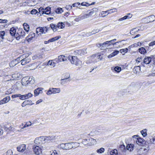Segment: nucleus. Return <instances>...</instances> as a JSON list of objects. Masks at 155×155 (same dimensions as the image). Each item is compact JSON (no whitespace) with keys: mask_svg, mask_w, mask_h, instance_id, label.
<instances>
[{"mask_svg":"<svg viewBox=\"0 0 155 155\" xmlns=\"http://www.w3.org/2000/svg\"><path fill=\"white\" fill-rule=\"evenodd\" d=\"M79 143H61L60 145L61 148L65 150H68L72 148H75L79 146Z\"/></svg>","mask_w":155,"mask_h":155,"instance_id":"f257e3e1","label":"nucleus"},{"mask_svg":"<svg viewBox=\"0 0 155 155\" xmlns=\"http://www.w3.org/2000/svg\"><path fill=\"white\" fill-rule=\"evenodd\" d=\"M68 59L72 64L76 66L81 65L82 64V61L76 56H69Z\"/></svg>","mask_w":155,"mask_h":155,"instance_id":"f03ea898","label":"nucleus"},{"mask_svg":"<svg viewBox=\"0 0 155 155\" xmlns=\"http://www.w3.org/2000/svg\"><path fill=\"white\" fill-rule=\"evenodd\" d=\"M18 58H19V61L21 62V64L23 65H25L31 61V59L28 57H26L25 55H21Z\"/></svg>","mask_w":155,"mask_h":155,"instance_id":"7ed1b4c3","label":"nucleus"},{"mask_svg":"<svg viewBox=\"0 0 155 155\" xmlns=\"http://www.w3.org/2000/svg\"><path fill=\"white\" fill-rule=\"evenodd\" d=\"M16 34L15 38L18 40L24 38L25 35V33L22 28L18 29Z\"/></svg>","mask_w":155,"mask_h":155,"instance_id":"20e7f679","label":"nucleus"},{"mask_svg":"<svg viewBox=\"0 0 155 155\" xmlns=\"http://www.w3.org/2000/svg\"><path fill=\"white\" fill-rule=\"evenodd\" d=\"M143 62L146 64H148L150 63L155 64V58L153 56L150 57L146 56L143 59Z\"/></svg>","mask_w":155,"mask_h":155,"instance_id":"39448f33","label":"nucleus"},{"mask_svg":"<svg viewBox=\"0 0 155 155\" xmlns=\"http://www.w3.org/2000/svg\"><path fill=\"white\" fill-rule=\"evenodd\" d=\"M138 137L137 135H134L132 137V139L134 143H136L139 145H141L143 144L144 140L143 139Z\"/></svg>","mask_w":155,"mask_h":155,"instance_id":"423d86ee","label":"nucleus"},{"mask_svg":"<svg viewBox=\"0 0 155 155\" xmlns=\"http://www.w3.org/2000/svg\"><path fill=\"white\" fill-rule=\"evenodd\" d=\"M47 27H38L37 28L36 33L38 35L45 34L48 31Z\"/></svg>","mask_w":155,"mask_h":155,"instance_id":"0eeeda50","label":"nucleus"},{"mask_svg":"<svg viewBox=\"0 0 155 155\" xmlns=\"http://www.w3.org/2000/svg\"><path fill=\"white\" fill-rule=\"evenodd\" d=\"M35 143L37 144H42L45 143V138L44 137H41L35 139Z\"/></svg>","mask_w":155,"mask_h":155,"instance_id":"6e6552de","label":"nucleus"},{"mask_svg":"<svg viewBox=\"0 0 155 155\" xmlns=\"http://www.w3.org/2000/svg\"><path fill=\"white\" fill-rule=\"evenodd\" d=\"M33 151L37 155H40L42 153L41 147L38 146H34L33 147Z\"/></svg>","mask_w":155,"mask_h":155,"instance_id":"1a4fd4ad","label":"nucleus"},{"mask_svg":"<svg viewBox=\"0 0 155 155\" xmlns=\"http://www.w3.org/2000/svg\"><path fill=\"white\" fill-rule=\"evenodd\" d=\"M95 57V54H94L92 56L88 57L86 61V63L87 64H89L93 63H94L95 62H97V61H96Z\"/></svg>","mask_w":155,"mask_h":155,"instance_id":"9d476101","label":"nucleus"},{"mask_svg":"<svg viewBox=\"0 0 155 155\" xmlns=\"http://www.w3.org/2000/svg\"><path fill=\"white\" fill-rule=\"evenodd\" d=\"M144 20V21L146 23L153 22L155 20V16L154 15L150 16L145 18Z\"/></svg>","mask_w":155,"mask_h":155,"instance_id":"9b49d317","label":"nucleus"},{"mask_svg":"<svg viewBox=\"0 0 155 155\" xmlns=\"http://www.w3.org/2000/svg\"><path fill=\"white\" fill-rule=\"evenodd\" d=\"M35 33L33 32H31L26 38V40L28 42H31L32 40L35 38Z\"/></svg>","mask_w":155,"mask_h":155,"instance_id":"f8f14e48","label":"nucleus"},{"mask_svg":"<svg viewBox=\"0 0 155 155\" xmlns=\"http://www.w3.org/2000/svg\"><path fill=\"white\" fill-rule=\"evenodd\" d=\"M87 53L85 49L77 50L74 51V54L76 55H82L86 54Z\"/></svg>","mask_w":155,"mask_h":155,"instance_id":"ddd939ff","label":"nucleus"},{"mask_svg":"<svg viewBox=\"0 0 155 155\" xmlns=\"http://www.w3.org/2000/svg\"><path fill=\"white\" fill-rule=\"evenodd\" d=\"M17 150L19 152H23L26 149V145L24 144L19 145L17 148Z\"/></svg>","mask_w":155,"mask_h":155,"instance_id":"4468645a","label":"nucleus"},{"mask_svg":"<svg viewBox=\"0 0 155 155\" xmlns=\"http://www.w3.org/2000/svg\"><path fill=\"white\" fill-rule=\"evenodd\" d=\"M97 10V8H94L92 9L91 11L88 13L89 17L94 16L96 14Z\"/></svg>","mask_w":155,"mask_h":155,"instance_id":"2eb2a0df","label":"nucleus"},{"mask_svg":"<svg viewBox=\"0 0 155 155\" xmlns=\"http://www.w3.org/2000/svg\"><path fill=\"white\" fill-rule=\"evenodd\" d=\"M10 100L9 96H8L4 98L2 100L0 101V105L5 104L8 102Z\"/></svg>","mask_w":155,"mask_h":155,"instance_id":"dca6fc26","label":"nucleus"},{"mask_svg":"<svg viewBox=\"0 0 155 155\" xmlns=\"http://www.w3.org/2000/svg\"><path fill=\"white\" fill-rule=\"evenodd\" d=\"M26 80L27 81H28L27 84H32L34 82L33 77H31L29 78L28 77L24 78L23 80Z\"/></svg>","mask_w":155,"mask_h":155,"instance_id":"f3484780","label":"nucleus"},{"mask_svg":"<svg viewBox=\"0 0 155 155\" xmlns=\"http://www.w3.org/2000/svg\"><path fill=\"white\" fill-rule=\"evenodd\" d=\"M43 89L41 88H38L34 90V96L35 97L38 96L40 94H41L42 93Z\"/></svg>","mask_w":155,"mask_h":155,"instance_id":"a211bd4d","label":"nucleus"},{"mask_svg":"<svg viewBox=\"0 0 155 155\" xmlns=\"http://www.w3.org/2000/svg\"><path fill=\"white\" fill-rule=\"evenodd\" d=\"M149 47L148 46L145 47V48L143 47H141L139 49L140 53L142 54H144L146 53V50H149Z\"/></svg>","mask_w":155,"mask_h":155,"instance_id":"6ab92c4d","label":"nucleus"},{"mask_svg":"<svg viewBox=\"0 0 155 155\" xmlns=\"http://www.w3.org/2000/svg\"><path fill=\"white\" fill-rule=\"evenodd\" d=\"M19 58H18L16 60H13L12 61L9 63V65L11 67H13L17 64L19 62Z\"/></svg>","mask_w":155,"mask_h":155,"instance_id":"aec40b11","label":"nucleus"},{"mask_svg":"<svg viewBox=\"0 0 155 155\" xmlns=\"http://www.w3.org/2000/svg\"><path fill=\"white\" fill-rule=\"evenodd\" d=\"M17 30L14 27L11 28L9 30V33L12 36H14L15 38Z\"/></svg>","mask_w":155,"mask_h":155,"instance_id":"412c9836","label":"nucleus"},{"mask_svg":"<svg viewBox=\"0 0 155 155\" xmlns=\"http://www.w3.org/2000/svg\"><path fill=\"white\" fill-rule=\"evenodd\" d=\"M67 57L64 55H61L58 56V62L64 61L67 60Z\"/></svg>","mask_w":155,"mask_h":155,"instance_id":"4be33fe9","label":"nucleus"},{"mask_svg":"<svg viewBox=\"0 0 155 155\" xmlns=\"http://www.w3.org/2000/svg\"><path fill=\"white\" fill-rule=\"evenodd\" d=\"M134 145L133 144H128L127 145L126 148L127 149L130 151H132L134 148Z\"/></svg>","mask_w":155,"mask_h":155,"instance_id":"5701e85b","label":"nucleus"},{"mask_svg":"<svg viewBox=\"0 0 155 155\" xmlns=\"http://www.w3.org/2000/svg\"><path fill=\"white\" fill-rule=\"evenodd\" d=\"M147 141L149 143L155 144V136L152 138H150L149 139H147Z\"/></svg>","mask_w":155,"mask_h":155,"instance_id":"b1692460","label":"nucleus"},{"mask_svg":"<svg viewBox=\"0 0 155 155\" xmlns=\"http://www.w3.org/2000/svg\"><path fill=\"white\" fill-rule=\"evenodd\" d=\"M52 89L53 94L59 93H60V92H61V89L60 88H52Z\"/></svg>","mask_w":155,"mask_h":155,"instance_id":"393cba45","label":"nucleus"},{"mask_svg":"<svg viewBox=\"0 0 155 155\" xmlns=\"http://www.w3.org/2000/svg\"><path fill=\"white\" fill-rule=\"evenodd\" d=\"M100 30L97 29L96 30H94L91 32H89L87 34V35L91 36L92 35L94 34L97 33L98 32L100 31Z\"/></svg>","mask_w":155,"mask_h":155,"instance_id":"a878e982","label":"nucleus"},{"mask_svg":"<svg viewBox=\"0 0 155 155\" xmlns=\"http://www.w3.org/2000/svg\"><path fill=\"white\" fill-rule=\"evenodd\" d=\"M109 14H110L109 11L108 10L105 11H102L101 15V16L104 17Z\"/></svg>","mask_w":155,"mask_h":155,"instance_id":"bb28decb","label":"nucleus"},{"mask_svg":"<svg viewBox=\"0 0 155 155\" xmlns=\"http://www.w3.org/2000/svg\"><path fill=\"white\" fill-rule=\"evenodd\" d=\"M44 138H45V142H48L49 140H53L54 138V137L53 136H48L44 137Z\"/></svg>","mask_w":155,"mask_h":155,"instance_id":"cd10ccee","label":"nucleus"},{"mask_svg":"<svg viewBox=\"0 0 155 155\" xmlns=\"http://www.w3.org/2000/svg\"><path fill=\"white\" fill-rule=\"evenodd\" d=\"M24 123L23 127H22V128H25L26 127L30 126L32 125V123L30 121L26 122H25Z\"/></svg>","mask_w":155,"mask_h":155,"instance_id":"c85d7f7f","label":"nucleus"},{"mask_svg":"<svg viewBox=\"0 0 155 155\" xmlns=\"http://www.w3.org/2000/svg\"><path fill=\"white\" fill-rule=\"evenodd\" d=\"M50 26L51 28L54 31H58V28L57 25H56L53 24H51Z\"/></svg>","mask_w":155,"mask_h":155,"instance_id":"c756f323","label":"nucleus"},{"mask_svg":"<svg viewBox=\"0 0 155 155\" xmlns=\"http://www.w3.org/2000/svg\"><path fill=\"white\" fill-rule=\"evenodd\" d=\"M149 149L150 147L148 146L144 148H143V151H142L143 154H146L148 152Z\"/></svg>","mask_w":155,"mask_h":155,"instance_id":"7c9ffc66","label":"nucleus"},{"mask_svg":"<svg viewBox=\"0 0 155 155\" xmlns=\"http://www.w3.org/2000/svg\"><path fill=\"white\" fill-rule=\"evenodd\" d=\"M89 145H94L96 144V140L92 138L89 139Z\"/></svg>","mask_w":155,"mask_h":155,"instance_id":"2f4dec72","label":"nucleus"},{"mask_svg":"<svg viewBox=\"0 0 155 155\" xmlns=\"http://www.w3.org/2000/svg\"><path fill=\"white\" fill-rule=\"evenodd\" d=\"M23 26L24 30L26 32H28L29 29V25L27 23H24L23 24Z\"/></svg>","mask_w":155,"mask_h":155,"instance_id":"473e14b6","label":"nucleus"},{"mask_svg":"<svg viewBox=\"0 0 155 155\" xmlns=\"http://www.w3.org/2000/svg\"><path fill=\"white\" fill-rule=\"evenodd\" d=\"M55 63L54 62H52V60H49L47 63V65L51 66V67H54L55 65Z\"/></svg>","mask_w":155,"mask_h":155,"instance_id":"72a5a7b5","label":"nucleus"},{"mask_svg":"<svg viewBox=\"0 0 155 155\" xmlns=\"http://www.w3.org/2000/svg\"><path fill=\"white\" fill-rule=\"evenodd\" d=\"M58 31L59 28L62 29L64 28V25L62 22H59L58 23L57 25Z\"/></svg>","mask_w":155,"mask_h":155,"instance_id":"f704fd0d","label":"nucleus"},{"mask_svg":"<svg viewBox=\"0 0 155 155\" xmlns=\"http://www.w3.org/2000/svg\"><path fill=\"white\" fill-rule=\"evenodd\" d=\"M61 38V37L60 36H56L50 39H49V41H50L51 42H53L57 40H58Z\"/></svg>","mask_w":155,"mask_h":155,"instance_id":"c9c22d12","label":"nucleus"},{"mask_svg":"<svg viewBox=\"0 0 155 155\" xmlns=\"http://www.w3.org/2000/svg\"><path fill=\"white\" fill-rule=\"evenodd\" d=\"M134 71L135 73H137V72H139L140 71V68L139 66H135L134 67Z\"/></svg>","mask_w":155,"mask_h":155,"instance_id":"e433bc0d","label":"nucleus"},{"mask_svg":"<svg viewBox=\"0 0 155 155\" xmlns=\"http://www.w3.org/2000/svg\"><path fill=\"white\" fill-rule=\"evenodd\" d=\"M46 9L47 11H43V12L42 13V14H45L47 15L49 14L51 12L50 11V8L48 7L46 8Z\"/></svg>","mask_w":155,"mask_h":155,"instance_id":"4c0bfd02","label":"nucleus"},{"mask_svg":"<svg viewBox=\"0 0 155 155\" xmlns=\"http://www.w3.org/2000/svg\"><path fill=\"white\" fill-rule=\"evenodd\" d=\"M31 101V100H27L24 101L21 104V106L22 107H24L26 105H28L29 104V102Z\"/></svg>","mask_w":155,"mask_h":155,"instance_id":"58836bf2","label":"nucleus"},{"mask_svg":"<svg viewBox=\"0 0 155 155\" xmlns=\"http://www.w3.org/2000/svg\"><path fill=\"white\" fill-rule=\"evenodd\" d=\"M141 134L143 136L145 137L147 135V130L146 129H144L140 131Z\"/></svg>","mask_w":155,"mask_h":155,"instance_id":"ea45409f","label":"nucleus"},{"mask_svg":"<svg viewBox=\"0 0 155 155\" xmlns=\"http://www.w3.org/2000/svg\"><path fill=\"white\" fill-rule=\"evenodd\" d=\"M110 155H117V151L116 150H114L110 151Z\"/></svg>","mask_w":155,"mask_h":155,"instance_id":"a19ab883","label":"nucleus"},{"mask_svg":"<svg viewBox=\"0 0 155 155\" xmlns=\"http://www.w3.org/2000/svg\"><path fill=\"white\" fill-rule=\"evenodd\" d=\"M29 1H31L32 2H33V4L32 5H29V6H34L35 5L37 4L38 0H29Z\"/></svg>","mask_w":155,"mask_h":155,"instance_id":"79ce46f5","label":"nucleus"},{"mask_svg":"<svg viewBox=\"0 0 155 155\" xmlns=\"http://www.w3.org/2000/svg\"><path fill=\"white\" fill-rule=\"evenodd\" d=\"M55 11V12L58 14H61L63 12L62 9L61 8H58Z\"/></svg>","mask_w":155,"mask_h":155,"instance_id":"37998d69","label":"nucleus"},{"mask_svg":"<svg viewBox=\"0 0 155 155\" xmlns=\"http://www.w3.org/2000/svg\"><path fill=\"white\" fill-rule=\"evenodd\" d=\"M82 143L84 145H86L87 144H89V139H85L83 140Z\"/></svg>","mask_w":155,"mask_h":155,"instance_id":"c03bdc74","label":"nucleus"},{"mask_svg":"<svg viewBox=\"0 0 155 155\" xmlns=\"http://www.w3.org/2000/svg\"><path fill=\"white\" fill-rule=\"evenodd\" d=\"M26 99H28L33 96V94L31 93H28L27 94H25Z\"/></svg>","mask_w":155,"mask_h":155,"instance_id":"a18cd8bd","label":"nucleus"},{"mask_svg":"<svg viewBox=\"0 0 155 155\" xmlns=\"http://www.w3.org/2000/svg\"><path fill=\"white\" fill-rule=\"evenodd\" d=\"M114 70L116 72H119L121 70V68L119 66H116L114 68Z\"/></svg>","mask_w":155,"mask_h":155,"instance_id":"49530a36","label":"nucleus"},{"mask_svg":"<svg viewBox=\"0 0 155 155\" xmlns=\"http://www.w3.org/2000/svg\"><path fill=\"white\" fill-rule=\"evenodd\" d=\"M128 50V49L127 48H125L124 49H121L120 50V52L122 53L123 54H124V53H127Z\"/></svg>","mask_w":155,"mask_h":155,"instance_id":"de8ad7c7","label":"nucleus"},{"mask_svg":"<svg viewBox=\"0 0 155 155\" xmlns=\"http://www.w3.org/2000/svg\"><path fill=\"white\" fill-rule=\"evenodd\" d=\"M96 46L98 47L99 48H100L101 47V49H104V46L103 45V43H97L96 44Z\"/></svg>","mask_w":155,"mask_h":155,"instance_id":"09e8293b","label":"nucleus"},{"mask_svg":"<svg viewBox=\"0 0 155 155\" xmlns=\"http://www.w3.org/2000/svg\"><path fill=\"white\" fill-rule=\"evenodd\" d=\"M105 149L103 148H101L97 149V152L98 153H103Z\"/></svg>","mask_w":155,"mask_h":155,"instance_id":"8fccbe9b","label":"nucleus"},{"mask_svg":"<svg viewBox=\"0 0 155 155\" xmlns=\"http://www.w3.org/2000/svg\"><path fill=\"white\" fill-rule=\"evenodd\" d=\"M52 89V88H49L48 90L46 93L48 95H50L51 94H53Z\"/></svg>","mask_w":155,"mask_h":155,"instance_id":"3c124183","label":"nucleus"},{"mask_svg":"<svg viewBox=\"0 0 155 155\" xmlns=\"http://www.w3.org/2000/svg\"><path fill=\"white\" fill-rule=\"evenodd\" d=\"M95 57L96 60L97 59L99 60H101L103 58V57L101 55H96L95 54Z\"/></svg>","mask_w":155,"mask_h":155,"instance_id":"603ef678","label":"nucleus"},{"mask_svg":"<svg viewBox=\"0 0 155 155\" xmlns=\"http://www.w3.org/2000/svg\"><path fill=\"white\" fill-rule=\"evenodd\" d=\"M143 151V148H140L139 149H137V153L141 155L143 154L142 151Z\"/></svg>","mask_w":155,"mask_h":155,"instance_id":"864d4df0","label":"nucleus"},{"mask_svg":"<svg viewBox=\"0 0 155 155\" xmlns=\"http://www.w3.org/2000/svg\"><path fill=\"white\" fill-rule=\"evenodd\" d=\"M109 10V11L110 14L114 13V12H116L117 11V9L115 8L110 9Z\"/></svg>","mask_w":155,"mask_h":155,"instance_id":"5fc2aeb1","label":"nucleus"},{"mask_svg":"<svg viewBox=\"0 0 155 155\" xmlns=\"http://www.w3.org/2000/svg\"><path fill=\"white\" fill-rule=\"evenodd\" d=\"M5 31H0V37L2 39H3V37L5 35Z\"/></svg>","mask_w":155,"mask_h":155,"instance_id":"6e6d98bb","label":"nucleus"},{"mask_svg":"<svg viewBox=\"0 0 155 155\" xmlns=\"http://www.w3.org/2000/svg\"><path fill=\"white\" fill-rule=\"evenodd\" d=\"M81 17V19L82 20L89 18L88 14H85L82 15Z\"/></svg>","mask_w":155,"mask_h":155,"instance_id":"4d7b16f0","label":"nucleus"},{"mask_svg":"<svg viewBox=\"0 0 155 155\" xmlns=\"http://www.w3.org/2000/svg\"><path fill=\"white\" fill-rule=\"evenodd\" d=\"M138 30H137L136 28H133L130 31V33L132 35H133L134 33L137 32L138 31Z\"/></svg>","mask_w":155,"mask_h":155,"instance_id":"13d9d810","label":"nucleus"},{"mask_svg":"<svg viewBox=\"0 0 155 155\" xmlns=\"http://www.w3.org/2000/svg\"><path fill=\"white\" fill-rule=\"evenodd\" d=\"M5 129L6 131H7L8 130H9L13 131L15 129L14 127H13L11 126H10L9 127H8V128L7 127H6Z\"/></svg>","mask_w":155,"mask_h":155,"instance_id":"bf43d9fd","label":"nucleus"},{"mask_svg":"<svg viewBox=\"0 0 155 155\" xmlns=\"http://www.w3.org/2000/svg\"><path fill=\"white\" fill-rule=\"evenodd\" d=\"M81 5L82 6H88L90 5V4L86 2H83L81 4Z\"/></svg>","mask_w":155,"mask_h":155,"instance_id":"052dcab7","label":"nucleus"},{"mask_svg":"<svg viewBox=\"0 0 155 155\" xmlns=\"http://www.w3.org/2000/svg\"><path fill=\"white\" fill-rule=\"evenodd\" d=\"M20 94H14V95H12V97L13 98H16V97H19L20 98Z\"/></svg>","mask_w":155,"mask_h":155,"instance_id":"680f3d73","label":"nucleus"},{"mask_svg":"<svg viewBox=\"0 0 155 155\" xmlns=\"http://www.w3.org/2000/svg\"><path fill=\"white\" fill-rule=\"evenodd\" d=\"M20 99L21 100H25L26 99L25 94L21 95L20 94Z\"/></svg>","mask_w":155,"mask_h":155,"instance_id":"e2e57ef3","label":"nucleus"},{"mask_svg":"<svg viewBox=\"0 0 155 155\" xmlns=\"http://www.w3.org/2000/svg\"><path fill=\"white\" fill-rule=\"evenodd\" d=\"M37 12H38L35 9H33L31 11V14L35 15L37 13Z\"/></svg>","mask_w":155,"mask_h":155,"instance_id":"0e129e2a","label":"nucleus"},{"mask_svg":"<svg viewBox=\"0 0 155 155\" xmlns=\"http://www.w3.org/2000/svg\"><path fill=\"white\" fill-rule=\"evenodd\" d=\"M113 40H111L110 41H109L110 43V44L108 45L109 46H110L111 45H116V43H118V42H116L115 43H113V41H112Z\"/></svg>","mask_w":155,"mask_h":155,"instance_id":"69168bd1","label":"nucleus"},{"mask_svg":"<svg viewBox=\"0 0 155 155\" xmlns=\"http://www.w3.org/2000/svg\"><path fill=\"white\" fill-rule=\"evenodd\" d=\"M24 123H22L19 126V128H20V130H18V131H23L22 129H24V128H22V127H23Z\"/></svg>","mask_w":155,"mask_h":155,"instance_id":"338daca9","label":"nucleus"},{"mask_svg":"<svg viewBox=\"0 0 155 155\" xmlns=\"http://www.w3.org/2000/svg\"><path fill=\"white\" fill-rule=\"evenodd\" d=\"M8 22V20L6 19H0V23H6Z\"/></svg>","mask_w":155,"mask_h":155,"instance_id":"774afa93","label":"nucleus"}]
</instances>
